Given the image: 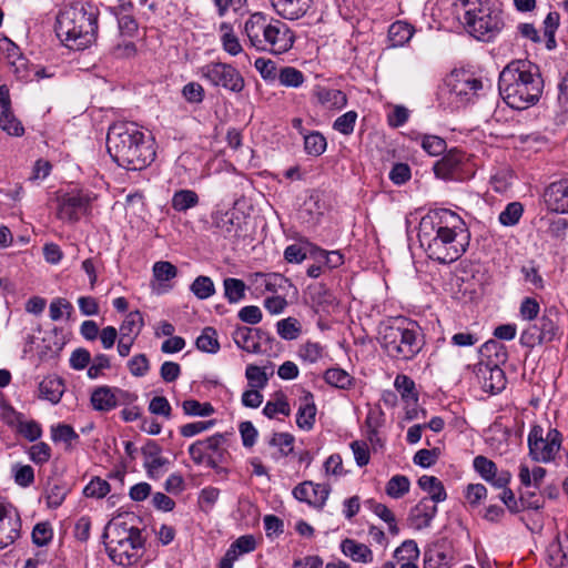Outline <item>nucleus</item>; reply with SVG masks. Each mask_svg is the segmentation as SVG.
Here are the masks:
<instances>
[{"label": "nucleus", "instance_id": "72a5a7b5", "mask_svg": "<svg viewBox=\"0 0 568 568\" xmlns=\"http://www.w3.org/2000/svg\"><path fill=\"white\" fill-rule=\"evenodd\" d=\"M394 387L400 394L403 400L408 405H416L418 394L416 392L415 382L407 375L399 374L394 381Z\"/></svg>", "mask_w": 568, "mask_h": 568}, {"label": "nucleus", "instance_id": "a19ab883", "mask_svg": "<svg viewBox=\"0 0 568 568\" xmlns=\"http://www.w3.org/2000/svg\"><path fill=\"white\" fill-rule=\"evenodd\" d=\"M68 494L67 486L59 481H49L45 488V500L49 508L55 509L60 507Z\"/></svg>", "mask_w": 568, "mask_h": 568}, {"label": "nucleus", "instance_id": "f3484780", "mask_svg": "<svg viewBox=\"0 0 568 568\" xmlns=\"http://www.w3.org/2000/svg\"><path fill=\"white\" fill-rule=\"evenodd\" d=\"M0 128L9 135L21 136L24 128L11 111L9 89L6 84L0 85Z\"/></svg>", "mask_w": 568, "mask_h": 568}, {"label": "nucleus", "instance_id": "39448f33", "mask_svg": "<svg viewBox=\"0 0 568 568\" xmlns=\"http://www.w3.org/2000/svg\"><path fill=\"white\" fill-rule=\"evenodd\" d=\"M381 345L387 355L397 361H410L422 351V328L406 317L393 318L379 328Z\"/></svg>", "mask_w": 568, "mask_h": 568}, {"label": "nucleus", "instance_id": "423d86ee", "mask_svg": "<svg viewBox=\"0 0 568 568\" xmlns=\"http://www.w3.org/2000/svg\"><path fill=\"white\" fill-rule=\"evenodd\" d=\"M464 23L469 34L481 41L493 40L504 26L501 14L498 10L481 4L466 10Z\"/></svg>", "mask_w": 568, "mask_h": 568}, {"label": "nucleus", "instance_id": "a211bd4d", "mask_svg": "<svg viewBox=\"0 0 568 568\" xmlns=\"http://www.w3.org/2000/svg\"><path fill=\"white\" fill-rule=\"evenodd\" d=\"M21 521L4 505L0 504V549L13 544L20 536Z\"/></svg>", "mask_w": 568, "mask_h": 568}, {"label": "nucleus", "instance_id": "aec40b11", "mask_svg": "<svg viewBox=\"0 0 568 568\" xmlns=\"http://www.w3.org/2000/svg\"><path fill=\"white\" fill-rule=\"evenodd\" d=\"M274 11L286 20H297L304 17L314 0H270Z\"/></svg>", "mask_w": 568, "mask_h": 568}, {"label": "nucleus", "instance_id": "69168bd1", "mask_svg": "<svg viewBox=\"0 0 568 568\" xmlns=\"http://www.w3.org/2000/svg\"><path fill=\"white\" fill-rule=\"evenodd\" d=\"M300 357L308 363H316L323 356V347L316 342H306L300 347Z\"/></svg>", "mask_w": 568, "mask_h": 568}, {"label": "nucleus", "instance_id": "9b49d317", "mask_svg": "<svg viewBox=\"0 0 568 568\" xmlns=\"http://www.w3.org/2000/svg\"><path fill=\"white\" fill-rule=\"evenodd\" d=\"M92 199L88 193L78 191L57 197V217L63 222L75 223L90 211Z\"/></svg>", "mask_w": 568, "mask_h": 568}, {"label": "nucleus", "instance_id": "4be33fe9", "mask_svg": "<svg viewBox=\"0 0 568 568\" xmlns=\"http://www.w3.org/2000/svg\"><path fill=\"white\" fill-rule=\"evenodd\" d=\"M229 435V433H217L204 439L209 467L216 468L220 464L224 463L227 455L224 446Z\"/></svg>", "mask_w": 568, "mask_h": 568}, {"label": "nucleus", "instance_id": "e2e57ef3", "mask_svg": "<svg viewBox=\"0 0 568 568\" xmlns=\"http://www.w3.org/2000/svg\"><path fill=\"white\" fill-rule=\"evenodd\" d=\"M245 376L253 388H264L268 381L266 372L253 364L246 367Z\"/></svg>", "mask_w": 568, "mask_h": 568}, {"label": "nucleus", "instance_id": "680f3d73", "mask_svg": "<svg viewBox=\"0 0 568 568\" xmlns=\"http://www.w3.org/2000/svg\"><path fill=\"white\" fill-rule=\"evenodd\" d=\"M446 141L437 135H424L422 148L432 156L440 155L446 151Z\"/></svg>", "mask_w": 568, "mask_h": 568}, {"label": "nucleus", "instance_id": "4c0bfd02", "mask_svg": "<svg viewBox=\"0 0 568 568\" xmlns=\"http://www.w3.org/2000/svg\"><path fill=\"white\" fill-rule=\"evenodd\" d=\"M161 447L154 440H149L142 447V454L145 458L144 466L148 471L159 469L166 464V459L161 457Z\"/></svg>", "mask_w": 568, "mask_h": 568}, {"label": "nucleus", "instance_id": "f8f14e48", "mask_svg": "<svg viewBox=\"0 0 568 568\" xmlns=\"http://www.w3.org/2000/svg\"><path fill=\"white\" fill-rule=\"evenodd\" d=\"M263 40L262 48L258 51L282 54L292 49L295 36L287 24L281 20L272 19Z\"/></svg>", "mask_w": 568, "mask_h": 568}, {"label": "nucleus", "instance_id": "13d9d810", "mask_svg": "<svg viewBox=\"0 0 568 568\" xmlns=\"http://www.w3.org/2000/svg\"><path fill=\"white\" fill-rule=\"evenodd\" d=\"M32 542L38 547L47 546L53 537V530L48 521L38 523L32 529Z\"/></svg>", "mask_w": 568, "mask_h": 568}, {"label": "nucleus", "instance_id": "7ed1b4c3", "mask_svg": "<svg viewBox=\"0 0 568 568\" xmlns=\"http://www.w3.org/2000/svg\"><path fill=\"white\" fill-rule=\"evenodd\" d=\"M498 89L510 108L525 110L539 101L544 80L537 65L527 60H515L500 72Z\"/></svg>", "mask_w": 568, "mask_h": 568}, {"label": "nucleus", "instance_id": "cd10ccee", "mask_svg": "<svg viewBox=\"0 0 568 568\" xmlns=\"http://www.w3.org/2000/svg\"><path fill=\"white\" fill-rule=\"evenodd\" d=\"M256 337L257 332H255L253 327L248 326H237L232 333V338L236 346L252 354H258L262 352V348L256 342Z\"/></svg>", "mask_w": 568, "mask_h": 568}, {"label": "nucleus", "instance_id": "0eeeda50", "mask_svg": "<svg viewBox=\"0 0 568 568\" xmlns=\"http://www.w3.org/2000/svg\"><path fill=\"white\" fill-rule=\"evenodd\" d=\"M562 443V435L556 428H549L546 435L540 425L531 427L528 434L529 455L535 462L550 463L555 459Z\"/></svg>", "mask_w": 568, "mask_h": 568}, {"label": "nucleus", "instance_id": "c756f323", "mask_svg": "<svg viewBox=\"0 0 568 568\" xmlns=\"http://www.w3.org/2000/svg\"><path fill=\"white\" fill-rule=\"evenodd\" d=\"M341 550L354 561L371 562L373 560L372 550L364 544L357 542L354 539L346 538L341 542Z\"/></svg>", "mask_w": 568, "mask_h": 568}, {"label": "nucleus", "instance_id": "473e14b6", "mask_svg": "<svg viewBox=\"0 0 568 568\" xmlns=\"http://www.w3.org/2000/svg\"><path fill=\"white\" fill-rule=\"evenodd\" d=\"M418 486L429 494L428 499L433 504L444 501L447 497L443 483L435 476L423 475L418 479Z\"/></svg>", "mask_w": 568, "mask_h": 568}, {"label": "nucleus", "instance_id": "f704fd0d", "mask_svg": "<svg viewBox=\"0 0 568 568\" xmlns=\"http://www.w3.org/2000/svg\"><path fill=\"white\" fill-rule=\"evenodd\" d=\"M200 202L199 195L193 190H179L174 192L171 206L176 212H186L190 209L195 207Z\"/></svg>", "mask_w": 568, "mask_h": 568}, {"label": "nucleus", "instance_id": "bf43d9fd", "mask_svg": "<svg viewBox=\"0 0 568 568\" xmlns=\"http://www.w3.org/2000/svg\"><path fill=\"white\" fill-rule=\"evenodd\" d=\"M51 439L55 443L62 442L67 445H71L73 440L79 439V435L70 425L58 424L51 427Z\"/></svg>", "mask_w": 568, "mask_h": 568}, {"label": "nucleus", "instance_id": "2f4dec72", "mask_svg": "<svg viewBox=\"0 0 568 568\" xmlns=\"http://www.w3.org/2000/svg\"><path fill=\"white\" fill-rule=\"evenodd\" d=\"M315 94L317 101L326 109L339 110L347 104L346 94L341 90L320 88Z\"/></svg>", "mask_w": 568, "mask_h": 568}, {"label": "nucleus", "instance_id": "864d4df0", "mask_svg": "<svg viewBox=\"0 0 568 568\" xmlns=\"http://www.w3.org/2000/svg\"><path fill=\"white\" fill-rule=\"evenodd\" d=\"M288 416L291 413L290 404L283 393L276 394L275 400H268L263 408V414L273 418L276 414Z\"/></svg>", "mask_w": 568, "mask_h": 568}, {"label": "nucleus", "instance_id": "c85d7f7f", "mask_svg": "<svg viewBox=\"0 0 568 568\" xmlns=\"http://www.w3.org/2000/svg\"><path fill=\"white\" fill-rule=\"evenodd\" d=\"M306 295L311 300L316 311H327L335 303L333 293L322 283H315L307 286Z\"/></svg>", "mask_w": 568, "mask_h": 568}, {"label": "nucleus", "instance_id": "b1692460", "mask_svg": "<svg viewBox=\"0 0 568 568\" xmlns=\"http://www.w3.org/2000/svg\"><path fill=\"white\" fill-rule=\"evenodd\" d=\"M135 532H141V530L121 519L112 520L106 525L103 535V537L108 539L105 546L108 547L110 545H119L123 541L133 539Z\"/></svg>", "mask_w": 568, "mask_h": 568}, {"label": "nucleus", "instance_id": "6e6d98bb", "mask_svg": "<svg viewBox=\"0 0 568 568\" xmlns=\"http://www.w3.org/2000/svg\"><path fill=\"white\" fill-rule=\"evenodd\" d=\"M16 433L21 435L29 442H36L42 436V427L38 422L33 419L26 420V418L23 417L19 426L17 427Z\"/></svg>", "mask_w": 568, "mask_h": 568}, {"label": "nucleus", "instance_id": "9d476101", "mask_svg": "<svg viewBox=\"0 0 568 568\" xmlns=\"http://www.w3.org/2000/svg\"><path fill=\"white\" fill-rule=\"evenodd\" d=\"M138 399L134 393L108 385L97 386L90 395V405L98 413H109L118 406L131 405Z\"/></svg>", "mask_w": 568, "mask_h": 568}, {"label": "nucleus", "instance_id": "412c9836", "mask_svg": "<svg viewBox=\"0 0 568 568\" xmlns=\"http://www.w3.org/2000/svg\"><path fill=\"white\" fill-rule=\"evenodd\" d=\"M479 375L483 379V389L490 394H498L506 387L505 372L499 365L486 363L480 365Z\"/></svg>", "mask_w": 568, "mask_h": 568}, {"label": "nucleus", "instance_id": "8fccbe9b", "mask_svg": "<svg viewBox=\"0 0 568 568\" xmlns=\"http://www.w3.org/2000/svg\"><path fill=\"white\" fill-rule=\"evenodd\" d=\"M394 557L399 562L417 561L419 558V549L416 541L412 539L403 541L394 551Z\"/></svg>", "mask_w": 568, "mask_h": 568}, {"label": "nucleus", "instance_id": "0e129e2a", "mask_svg": "<svg viewBox=\"0 0 568 568\" xmlns=\"http://www.w3.org/2000/svg\"><path fill=\"white\" fill-rule=\"evenodd\" d=\"M28 455L34 464L43 465L51 458V447L44 442H39L29 448Z\"/></svg>", "mask_w": 568, "mask_h": 568}, {"label": "nucleus", "instance_id": "5701e85b", "mask_svg": "<svg viewBox=\"0 0 568 568\" xmlns=\"http://www.w3.org/2000/svg\"><path fill=\"white\" fill-rule=\"evenodd\" d=\"M270 21L266 16L261 12H255L250 16L244 24V32L247 36L250 43L256 50L262 48L263 38L267 31Z\"/></svg>", "mask_w": 568, "mask_h": 568}, {"label": "nucleus", "instance_id": "e433bc0d", "mask_svg": "<svg viewBox=\"0 0 568 568\" xmlns=\"http://www.w3.org/2000/svg\"><path fill=\"white\" fill-rule=\"evenodd\" d=\"M294 440V436L290 433H274L268 440L270 446L277 448V453L273 455V458L280 459L293 453Z\"/></svg>", "mask_w": 568, "mask_h": 568}, {"label": "nucleus", "instance_id": "ea45409f", "mask_svg": "<svg viewBox=\"0 0 568 568\" xmlns=\"http://www.w3.org/2000/svg\"><path fill=\"white\" fill-rule=\"evenodd\" d=\"M324 379L331 386L341 389H349L354 384V378L339 367H332L325 371Z\"/></svg>", "mask_w": 568, "mask_h": 568}, {"label": "nucleus", "instance_id": "603ef678", "mask_svg": "<svg viewBox=\"0 0 568 568\" xmlns=\"http://www.w3.org/2000/svg\"><path fill=\"white\" fill-rule=\"evenodd\" d=\"M280 83L284 87L298 88L303 84L304 74L293 67H284L277 74Z\"/></svg>", "mask_w": 568, "mask_h": 568}, {"label": "nucleus", "instance_id": "4d7b16f0", "mask_svg": "<svg viewBox=\"0 0 568 568\" xmlns=\"http://www.w3.org/2000/svg\"><path fill=\"white\" fill-rule=\"evenodd\" d=\"M357 116L356 111H347L334 121L333 129L343 135H351L354 132Z\"/></svg>", "mask_w": 568, "mask_h": 568}, {"label": "nucleus", "instance_id": "09e8293b", "mask_svg": "<svg viewBox=\"0 0 568 568\" xmlns=\"http://www.w3.org/2000/svg\"><path fill=\"white\" fill-rule=\"evenodd\" d=\"M191 292L199 300H206L215 293V286L211 277L200 275L191 284Z\"/></svg>", "mask_w": 568, "mask_h": 568}, {"label": "nucleus", "instance_id": "c03bdc74", "mask_svg": "<svg viewBox=\"0 0 568 568\" xmlns=\"http://www.w3.org/2000/svg\"><path fill=\"white\" fill-rule=\"evenodd\" d=\"M144 326L143 316L139 311L130 312L120 326V335L136 337Z\"/></svg>", "mask_w": 568, "mask_h": 568}, {"label": "nucleus", "instance_id": "774afa93", "mask_svg": "<svg viewBox=\"0 0 568 568\" xmlns=\"http://www.w3.org/2000/svg\"><path fill=\"white\" fill-rule=\"evenodd\" d=\"M153 275L160 282H166L178 275V268L170 262L160 261L153 265Z\"/></svg>", "mask_w": 568, "mask_h": 568}, {"label": "nucleus", "instance_id": "dca6fc26", "mask_svg": "<svg viewBox=\"0 0 568 568\" xmlns=\"http://www.w3.org/2000/svg\"><path fill=\"white\" fill-rule=\"evenodd\" d=\"M331 488L327 485L314 484L311 480L298 484L293 489V496L308 505L322 509L328 498Z\"/></svg>", "mask_w": 568, "mask_h": 568}, {"label": "nucleus", "instance_id": "a18cd8bd", "mask_svg": "<svg viewBox=\"0 0 568 568\" xmlns=\"http://www.w3.org/2000/svg\"><path fill=\"white\" fill-rule=\"evenodd\" d=\"M224 296L230 303H237L245 296V283L242 280L227 277L223 282Z\"/></svg>", "mask_w": 568, "mask_h": 568}, {"label": "nucleus", "instance_id": "58836bf2", "mask_svg": "<svg viewBox=\"0 0 568 568\" xmlns=\"http://www.w3.org/2000/svg\"><path fill=\"white\" fill-rule=\"evenodd\" d=\"M480 354L489 358L488 363L496 365L505 363L508 358L505 345L495 339L484 343L480 347Z\"/></svg>", "mask_w": 568, "mask_h": 568}, {"label": "nucleus", "instance_id": "f257e3e1", "mask_svg": "<svg viewBox=\"0 0 568 568\" xmlns=\"http://www.w3.org/2000/svg\"><path fill=\"white\" fill-rule=\"evenodd\" d=\"M469 232L453 211L442 209L420 220L418 240L429 258L442 264L458 260L469 245Z\"/></svg>", "mask_w": 568, "mask_h": 568}, {"label": "nucleus", "instance_id": "6ab92c4d", "mask_svg": "<svg viewBox=\"0 0 568 568\" xmlns=\"http://www.w3.org/2000/svg\"><path fill=\"white\" fill-rule=\"evenodd\" d=\"M436 514V504H433L432 499L423 498L410 509L407 520L410 527L422 530L430 526Z\"/></svg>", "mask_w": 568, "mask_h": 568}, {"label": "nucleus", "instance_id": "2eb2a0df", "mask_svg": "<svg viewBox=\"0 0 568 568\" xmlns=\"http://www.w3.org/2000/svg\"><path fill=\"white\" fill-rule=\"evenodd\" d=\"M544 201L548 211L557 214H567L568 178L550 183L544 191Z\"/></svg>", "mask_w": 568, "mask_h": 568}, {"label": "nucleus", "instance_id": "3c124183", "mask_svg": "<svg viewBox=\"0 0 568 568\" xmlns=\"http://www.w3.org/2000/svg\"><path fill=\"white\" fill-rule=\"evenodd\" d=\"M409 479L404 475L393 476L386 485V494L392 498H400L409 491Z\"/></svg>", "mask_w": 568, "mask_h": 568}, {"label": "nucleus", "instance_id": "4468645a", "mask_svg": "<svg viewBox=\"0 0 568 568\" xmlns=\"http://www.w3.org/2000/svg\"><path fill=\"white\" fill-rule=\"evenodd\" d=\"M143 546L141 532H135L133 539L123 541L119 545L108 546V554L110 559L120 566H131L139 557L138 551Z\"/></svg>", "mask_w": 568, "mask_h": 568}, {"label": "nucleus", "instance_id": "49530a36", "mask_svg": "<svg viewBox=\"0 0 568 568\" xmlns=\"http://www.w3.org/2000/svg\"><path fill=\"white\" fill-rule=\"evenodd\" d=\"M524 214V206L520 202H510L499 214V222L504 226H514L518 224Z\"/></svg>", "mask_w": 568, "mask_h": 568}, {"label": "nucleus", "instance_id": "5fc2aeb1", "mask_svg": "<svg viewBox=\"0 0 568 568\" xmlns=\"http://www.w3.org/2000/svg\"><path fill=\"white\" fill-rule=\"evenodd\" d=\"M182 409L189 416H211L214 413V407L210 403H200L195 399H186L182 403Z\"/></svg>", "mask_w": 568, "mask_h": 568}, {"label": "nucleus", "instance_id": "79ce46f5", "mask_svg": "<svg viewBox=\"0 0 568 568\" xmlns=\"http://www.w3.org/2000/svg\"><path fill=\"white\" fill-rule=\"evenodd\" d=\"M326 146L327 141L321 132L313 131L304 134V151L308 155L320 156L325 152Z\"/></svg>", "mask_w": 568, "mask_h": 568}, {"label": "nucleus", "instance_id": "37998d69", "mask_svg": "<svg viewBox=\"0 0 568 568\" xmlns=\"http://www.w3.org/2000/svg\"><path fill=\"white\" fill-rule=\"evenodd\" d=\"M195 344L200 351L215 354L220 349L215 328L211 326L204 327L201 335L196 338Z\"/></svg>", "mask_w": 568, "mask_h": 568}, {"label": "nucleus", "instance_id": "c9c22d12", "mask_svg": "<svg viewBox=\"0 0 568 568\" xmlns=\"http://www.w3.org/2000/svg\"><path fill=\"white\" fill-rule=\"evenodd\" d=\"M413 34V27L403 21L392 23L388 29V40L392 47L404 45L412 39Z\"/></svg>", "mask_w": 568, "mask_h": 568}, {"label": "nucleus", "instance_id": "1a4fd4ad", "mask_svg": "<svg viewBox=\"0 0 568 568\" xmlns=\"http://www.w3.org/2000/svg\"><path fill=\"white\" fill-rule=\"evenodd\" d=\"M199 74L213 87H221L234 93L241 92L245 85L241 73L229 63L210 62L199 69Z\"/></svg>", "mask_w": 568, "mask_h": 568}, {"label": "nucleus", "instance_id": "a878e982", "mask_svg": "<svg viewBox=\"0 0 568 568\" xmlns=\"http://www.w3.org/2000/svg\"><path fill=\"white\" fill-rule=\"evenodd\" d=\"M212 224L224 237H232L239 234L240 217L231 210L216 211L212 214Z\"/></svg>", "mask_w": 568, "mask_h": 568}, {"label": "nucleus", "instance_id": "de8ad7c7", "mask_svg": "<svg viewBox=\"0 0 568 568\" xmlns=\"http://www.w3.org/2000/svg\"><path fill=\"white\" fill-rule=\"evenodd\" d=\"M277 334L286 341L296 339L302 331L300 322L294 317L281 320L276 324Z\"/></svg>", "mask_w": 568, "mask_h": 568}, {"label": "nucleus", "instance_id": "f03ea898", "mask_svg": "<svg viewBox=\"0 0 568 568\" xmlns=\"http://www.w3.org/2000/svg\"><path fill=\"white\" fill-rule=\"evenodd\" d=\"M106 149L112 160L126 170H142L155 158L152 141L132 122H119L109 128Z\"/></svg>", "mask_w": 568, "mask_h": 568}, {"label": "nucleus", "instance_id": "338daca9", "mask_svg": "<svg viewBox=\"0 0 568 568\" xmlns=\"http://www.w3.org/2000/svg\"><path fill=\"white\" fill-rule=\"evenodd\" d=\"M110 491V485L100 477L93 478L83 489L87 497L102 498Z\"/></svg>", "mask_w": 568, "mask_h": 568}, {"label": "nucleus", "instance_id": "393cba45", "mask_svg": "<svg viewBox=\"0 0 568 568\" xmlns=\"http://www.w3.org/2000/svg\"><path fill=\"white\" fill-rule=\"evenodd\" d=\"M464 155L460 151L450 150L434 165V172L437 178L453 180L457 178L460 170Z\"/></svg>", "mask_w": 568, "mask_h": 568}, {"label": "nucleus", "instance_id": "20e7f679", "mask_svg": "<svg viewBox=\"0 0 568 568\" xmlns=\"http://www.w3.org/2000/svg\"><path fill=\"white\" fill-rule=\"evenodd\" d=\"M99 9L88 2H75L61 10L55 21V34L71 50H84L98 37Z\"/></svg>", "mask_w": 568, "mask_h": 568}, {"label": "nucleus", "instance_id": "bb28decb", "mask_svg": "<svg viewBox=\"0 0 568 568\" xmlns=\"http://www.w3.org/2000/svg\"><path fill=\"white\" fill-rule=\"evenodd\" d=\"M316 416V406L314 403L313 394L305 392L301 397V404L296 414V424L304 430L313 428Z\"/></svg>", "mask_w": 568, "mask_h": 568}, {"label": "nucleus", "instance_id": "6e6552de", "mask_svg": "<svg viewBox=\"0 0 568 568\" xmlns=\"http://www.w3.org/2000/svg\"><path fill=\"white\" fill-rule=\"evenodd\" d=\"M559 334V315L556 308L545 310L541 317L530 324L520 335V344L527 348L552 342Z\"/></svg>", "mask_w": 568, "mask_h": 568}, {"label": "nucleus", "instance_id": "ddd939ff", "mask_svg": "<svg viewBox=\"0 0 568 568\" xmlns=\"http://www.w3.org/2000/svg\"><path fill=\"white\" fill-rule=\"evenodd\" d=\"M450 93L462 103H467L483 89V81L467 72L452 74L448 80Z\"/></svg>", "mask_w": 568, "mask_h": 568}, {"label": "nucleus", "instance_id": "7c9ffc66", "mask_svg": "<svg viewBox=\"0 0 568 568\" xmlns=\"http://www.w3.org/2000/svg\"><path fill=\"white\" fill-rule=\"evenodd\" d=\"M64 388L63 379L58 376L45 377L39 385L41 397L52 404H58L61 400Z\"/></svg>", "mask_w": 568, "mask_h": 568}, {"label": "nucleus", "instance_id": "052dcab7", "mask_svg": "<svg viewBox=\"0 0 568 568\" xmlns=\"http://www.w3.org/2000/svg\"><path fill=\"white\" fill-rule=\"evenodd\" d=\"M474 468L485 480H491L496 477V464L485 456L479 455L474 458Z\"/></svg>", "mask_w": 568, "mask_h": 568}]
</instances>
